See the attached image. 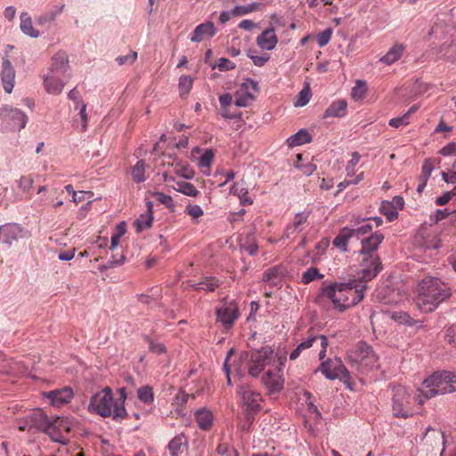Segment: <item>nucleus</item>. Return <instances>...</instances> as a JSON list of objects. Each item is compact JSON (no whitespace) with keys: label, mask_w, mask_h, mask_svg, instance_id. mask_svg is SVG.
Returning <instances> with one entry per match:
<instances>
[{"label":"nucleus","mask_w":456,"mask_h":456,"mask_svg":"<svg viewBox=\"0 0 456 456\" xmlns=\"http://www.w3.org/2000/svg\"><path fill=\"white\" fill-rule=\"evenodd\" d=\"M393 391L394 415L407 419L417 412L416 405L421 406L426 400L436 395L456 391V372H433L414 395L402 386L395 387Z\"/></svg>","instance_id":"1"},{"label":"nucleus","mask_w":456,"mask_h":456,"mask_svg":"<svg viewBox=\"0 0 456 456\" xmlns=\"http://www.w3.org/2000/svg\"><path fill=\"white\" fill-rule=\"evenodd\" d=\"M451 295L447 284L438 278L427 276L418 284L415 304L421 312L430 313Z\"/></svg>","instance_id":"2"},{"label":"nucleus","mask_w":456,"mask_h":456,"mask_svg":"<svg viewBox=\"0 0 456 456\" xmlns=\"http://www.w3.org/2000/svg\"><path fill=\"white\" fill-rule=\"evenodd\" d=\"M365 288V285H357L355 281L335 282L322 288V295L331 300L335 308L343 312L362 300Z\"/></svg>","instance_id":"3"},{"label":"nucleus","mask_w":456,"mask_h":456,"mask_svg":"<svg viewBox=\"0 0 456 456\" xmlns=\"http://www.w3.org/2000/svg\"><path fill=\"white\" fill-rule=\"evenodd\" d=\"M384 236L380 232H375L370 237L362 240L361 256V272L362 281L367 282L372 280L380 272L382 265L377 249L383 241Z\"/></svg>","instance_id":"4"},{"label":"nucleus","mask_w":456,"mask_h":456,"mask_svg":"<svg viewBox=\"0 0 456 456\" xmlns=\"http://www.w3.org/2000/svg\"><path fill=\"white\" fill-rule=\"evenodd\" d=\"M88 411L103 418L112 417L118 421L127 416L125 406L118 405V402L114 403L113 394L109 387L91 397Z\"/></svg>","instance_id":"5"},{"label":"nucleus","mask_w":456,"mask_h":456,"mask_svg":"<svg viewBox=\"0 0 456 456\" xmlns=\"http://www.w3.org/2000/svg\"><path fill=\"white\" fill-rule=\"evenodd\" d=\"M350 358L362 368L373 369L378 368V357L372 347L364 342L357 345L356 348L351 352Z\"/></svg>","instance_id":"6"},{"label":"nucleus","mask_w":456,"mask_h":456,"mask_svg":"<svg viewBox=\"0 0 456 456\" xmlns=\"http://www.w3.org/2000/svg\"><path fill=\"white\" fill-rule=\"evenodd\" d=\"M239 394L240 395L241 401L243 405L246 407L247 420L248 421V425H250L253 421V417L251 416V412H256L260 409V403L262 402V396L259 393L253 391L249 388H245L240 387L239 389ZM242 429L248 430L249 426H242Z\"/></svg>","instance_id":"7"},{"label":"nucleus","mask_w":456,"mask_h":456,"mask_svg":"<svg viewBox=\"0 0 456 456\" xmlns=\"http://www.w3.org/2000/svg\"><path fill=\"white\" fill-rule=\"evenodd\" d=\"M317 342H320L321 350L319 352L320 360H323L326 355L328 347V338L324 335H315L309 331L308 337L302 341L296 349H294L289 355L290 360H296L300 354L306 349L313 347Z\"/></svg>","instance_id":"8"},{"label":"nucleus","mask_w":456,"mask_h":456,"mask_svg":"<svg viewBox=\"0 0 456 456\" xmlns=\"http://www.w3.org/2000/svg\"><path fill=\"white\" fill-rule=\"evenodd\" d=\"M30 420L32 424L39 430H42L48 434L51 437V439L54 442L60 443L61 444H66L68 440L64 436H55V434L52 431V429L54 428L53 425V422H51L46 414L41 411L37 410L33 411L29 415Z\"/></svg>","instance_id":"9"},{"label":"nucleus","mask_w":456,"mask_h":456,"mask_svg":"<svg viewBox=\"0 0 456 456\" xmlns=\"http://www.w3.org/2000/svg\"><path fill=\"white\" fill-rule=\"evenodd\" d=\"M69 69L68 55L65 52L60 51L52 57L46 74L68 81L69 79Z\"/></svg>","instance_id":"10"},{"label":"nucleus","mask_w":456,"mask_h":456,"mask_svg":"<svg viewBox=\"0 0 456 456\" xmlns=\"http://www.w3.org/2000/svg\"><path fill=\"white\" fill-rule=\"evenodd\" d=\"M29 237L30 232L18 224L11 223L0 226V240L10 246L18 240Z\"/></svg>","instance_id":"11"},{"label":"nucleus","mask_w":456,"mask_h":456,"mask_svg":"<svg viewBox=\"0 0 456 456\" xmlns=\"http://www.w3.org/2000/svg\"><path fill=\"white\" fill-rule=\"evenodd\" d=\"M253 92H257V83L254 80L248 79L242 86L235 93V104L239 107H247L255 100Z\"/></svg>","instance_id":"12"},{"label":"nucleus","mask_w":456,"mask_h":456,"mask_svg":"<svg viewBox=\"0 0 456 456\" xmlns=\"http://www.w3.org/2000/svg\"><path fill=\"white\" fill-rule=\"evenodd\" d=\"M217 320L226 328L233 325L235 320L239 317L238 308L233 304H225L216 310Z\"/></svg>","instance_id":"13"},{"label":"nucleus","mask_w":456,"mask_h":456,"mask_svg":"<svg viewBox=\"0 0 456 456\" xmlns=\"http://www.w3.org/2000/svg\"><path fill=\"white\" fill-rule=\"evenodd\" d=\"M274 358V351L269 346H263L261 349L254 351L251 354V362L256 368L260 369L270 365Z\"/></svg>","instance_id":"14"},{"label":"nucleus","mask_w":456,"mask_h":456,"mask_svg":"<svg viewBox=\"0 0 456 456\" xmlns=\"http://www.w3.org/2000/svg\"><path fill=\"white\" fill-rule=\"evenodd\" d=\"M1 80L4 90L7 94H11L15 84V70L11 61L6 58H4L2 62Z\"/></svg>","instance_id":"15"},{"label":"nucleus","mask_w":456,"mask_h":456,"mask_svg":"<svg viewBox=\"0 0 456 456\" xmlns=\"http://www.w3.org/2000/svg\"><path fill=\"white\" fill-rule=\"evenodd\" d=\"M73 396V390L69 387L55 389L46 394V397L51 401V403L56 407H60L69 403Z\"/></svg>","instance_id":"16"},{"label":"nucleus","mask_w":456,"mask_h":456,"mask_svg":"<svg viewBox=\"0 0 456 456\" xmlns=\"http://www.w3.org/2000/svg\"><path fill=\"white\" fill-rule=\"evenodd\" d=\"M261 379L270 394L279 393L283 388L284 379L280 372H265Z\"/></svg>","instance_id":"17"},{"label":"nucleus","mask_w":456,"mask_h":456,"mask_svg":"<svg viewBox=\"0 0 456 456\" xmlns=\"http://www.w3.org/2000/svg\"><path fill=\"white\" fill-rule=\"evenodd\" d=\"M277 43L278 37L273 27L265 29L256 37V44L262 50L271 51L275 48Z\"/></svg>","instance_id":"18"},{"label":"nucleus","mask_w":456,"mask_h":456,"mask_svg":"<svg viewBox=\"0 0 456 456\" xmlns=\"http://www.w3.org/2000/svg\"><path fill=\"white\" fill-rule=\"evenodd\" d=\"M216 28L213 22L208 21L198 25L191 33L190 39L191 42L199 43L207 37H211L216 35Z\"/></svg>","instance_id":"19"},{"label":"nucleus","mask_w":456,"mask_h":456,"mask_svg":"<svg viewBox=\"0 0 456 456\" xmlns=\"http://www.w3.org/2000/svg\"><path fill=\"white\" fill-rule=\"evenodd\" d=\"M67 82L68 81L62 80L60 77H56L46 73L43 75L44 87L45 91L50 94H60Z\"/></svg>","instance_id":"20"},{"label":"nucleus","mask_w":456,"mask_h":456,"mask_svg":"<svg viewBox=\"0 0 456 456\" xmlns=\"http://www.w3.org/2000/svg\"><path fill=\"white\" fill-rule=\"evenodd\" d=\"M147 211L142 215L134 221V225L136 227V232H141L143 230L149 229L151 227L153 222V214H152V207L153 204L151 201H147Z\"/></svg>","instance_id":"21"},{"label":"nucleus","mask_w":456,"mask_h":456,"mask_svg":"<svg viewBox=\"0 0 456 456\" xmlns=\"http://www.w3.org/2000/svg\"><path fill=\"white\" fill-rule=\"evenodd\" d=\"M188 446V437L184 433H180L171 439L167 449L170 456H179L183 448Z\"/></svg>","instance_id":"22"},{"label":"nucleus","mask_w":456,"mask_h":456,"mask_svg":"<svg viewBox=\"0 0 456 456\" xmlns=\"http://www.w3.org/2000/svg\"><path fill=\"white\" fill-rule=\"evenodd\" d=\"M347 102L344 99L333 102L325 110L324 118H342L346 116Z\"/></svg>","instance_id":"23"},{"label":"nucleus","mask_w":456,"mask_h":456,"mask_svg":"<svg viewBox=\"0 0 456 456\" xmlns=\"http://www.w3.org/2000/svg\"><path fill=\"white\" fill-rule=\"evenodd\" d=\"M415 240L417 243L421 245L424 252H428L429 256H433V253L440 248V241L435 235L428 236L427 238L419 235L415 238Z\"/></svg>","instance_id":"24"},{"label":"nucleus","mask_w":456,"mask_h":456,"mask_svg":"<svg viewBox=\"0 0 456 456\" xmlns=\"http://www.w3.org/2000/svg\"><path fill=\"white\" fill-rule=\"evenodd\" d=\"M195 419L200 429L209 430L213 425L214 416L209 410L202 408L196 411Z\"/></svg>","instance_id":"25"},{"label":"nucleus","mask_w":456,"mask_h":456,"mask_svg":"<svg viewBox=\"0 0 456 456\" xmlns=\"http://www.w3.org/2000/svg\"><path fill=\"white\" fill-rule=\"evenodd\" d=\"M403 52L404 46L403 45L395 44L383 57L380 58L379 61L387 65H391L402 57Z\"/></svg>","instance_id":"26"},{"label":"nucleus","mask_w":456,"mask_h":456,"mask_svg":"<svg viewBox=\"0 0 456 456\" xmlns=\"http://www.w3.org/2000/svg\"><path fill=\"white\" fill-rule=\"evenodd\" d=\"M230 193L240 199V204L249 206L253 204V200L248 197V189L241 183H236L230 188Z\"/></svg>","instance_id":"27"},{"label":"nucleus","mask_w":456,"mask_h":456,"mask_svg":"<svg viewBox=\"0 0 456 456\" xmlns=\"http://www.w3.org/2000/svg\"><path fill=\"white\" fill-rule=\"evenodd\" d=\"M65 6L66 5L64 4L61 5H56L49 12L38 16L37 18V24L45 26L46 23L53 22L56 20V18L63 12Z\"/></svg>","instance_id":"28"},{"label":"nucleus","mask_w":456,"mask_h":456,"mask_svg":"<svg viewBox=\"0 0 456 456\" xmlns=\"http://www.w3.org/2000/svg\"><path fill=\"white\" fill-rule=\"evenodd\" d=\"M312 141V136L305 129H300L297 133L287 139L289 148L302 145Z\"/></svg>","instance_id":"29"},{"label":"nucleus","mask_w":456,"mask_h":456,"mask_svg":"<svg viewBox=\"0 0 456 456\" xmlns=\"http://www.w3.org/2000/svg\"><path fill=\"white\" fill-rule=\"evenodd\" d=\"M20 29L24 34L31 37L37 38L40 35L39 31L34 28L31 17L28 12H22L20 14Z\"/></svg>","instance_id":"30"},{"label":"nucleus","mask_w":456,"mask_h":456,"mask_svg":"<svg viewBox=\"0 0 456 456\" xmlns=\"http://www.w3.org/2000/svg\"><path fill=\"white\" fill-rule=\"evenodd\" d=\"M9 118L12 120L13 126L18 130H21L26 126L28 122V116L18 109L11 110L9 112Z\"/></svg>","instance_id":"31"},{"label":"nucleus","mask_w":456,"mask_h":456,"mask_svg":"<svg viewBox=\"0 0 456 456\" xmlns=\"http://www.w3.org/2000/svg\"><path fill=\"white\" fill-rule=\"evenodd\" d=\"M326 379L334 380L338 379L340 382L344 383L346 387L350 389L354 390V383L352 380V378L350 376V372H322Z\"/></svg>","instance_id":"32"},{"label":"nucleus","mask_w":456,"mask_h":456,"mask_svg":"<svg viewBox=\"0 0 456 456\" xmlns=\"http://www.w3.org/2000/svg\"><path fill=\"white\" fill-rule=\"evenodd\" d=\"M351 237H353V230L348 227H345L334 239L333 245L343 251H346L347 241Z\"/></svg>","instance_id":"33"},{"label":"nucleus","mask_w":456,"mask_h":456,"mask_svg":"<svg viewBox=\"0 0 456 456\" xmlns=\"http://www.w3.org/2000/svg\"><path fill=\"white\" fill-rule=\"evenodd\" d=\"M173 188L176 191L190 197H197L200 194V191L192 183L185 181L176 182Z\"/></svg>","instance_id":"34"},{"label":"nucleus","mask_w":456,"mask_h":456,"mask_svg":"<svg viewBox=\"0 0 456 456\" xmlns=\"http://www.w3.org/2000/svg\"><path fill=\"white\" fill-rule=\"evenodd\" d=\"M130 175L134 183H142L146 180L145 176V162L138 160L136 164L132 167Z\"/></svg>","instance_id":"35"},{"label":"nucleus","mask_w":456,"mask_h":456,"mask_svg":"<svg viewBox=\"0 0 456 456\" xmlns=\"http://www.w3.org/2000/svg\"><path fill=\"white\" fill-rule=\"evenodd\" d=\"M151 195L155 201L166 206L170 211H172V212L175 211V205L174 203L172 197L166 195L165 193L159 192V191L153 192Z\"/></svg>","instance_id":"36"},{"label":"nucleus","mask_w":456,"mask_h":456,"mask_svg":"<svg viewBox=\"0 0 456 456\" xmlns=\"http://www.w3.org/2000/svg\"><path fill=\"white\" fill-rule=\"evenodd\" d=\"M324 277L323 274L320 273L316 267H310L303 273L301 281L304 284H309L315 280H321Z\"/></svg>","instance_id":"37"},{"label":"nucleus","mask_w":456,"mask_h":456,"mask_svg":"<svg viewBox=\"0 0 456 456\" xmlns=\"http://www.w3.org/2000/svg\"><path fill=\"white\" fill-rule=\"evenodd\" d=\"M366 83L364 81L358 80L355 86L352 88L351 96L354 101H360L366 96Z\"/></svg>","instance_id":"38"},{"label":"nucleus","mask_w":456,"mask_h":456,"mask_svg":"<svg viewBox=\"0 0 456 456\" xmlns=\"http://www.w3.org/2000/svg\"><path fill=\"white\" fill-rule=\"evenodd\" d=\"M380 211L389 222H392L398 217V213L395 205L388 201L382 202Z\"/></svg>","instance_id":"39"},{"label":"nucleus","mask_w":456,"mask_h":456,"mask_svg":"<svg viewBox=\"0 0 456 456\" xmlns=\"http://www.w3.org/2000/svg\"><path fill=\"white\" fill-rule=\"evenodd\" d=\"M34 184V178L31 175H21L17 180L19 189L25 194H28Z\"/></svg>","instance_id":"40"},{"label":"nucleus","mask_w":456,"mask_h":456,"mask_svg":"<svg viewBox=\"0 0 456 456\" xmlns=\"http://www.w3.org/2000/svg\"><path fill=\"white\" fill-rule=\"evenodd\" d=\"M259 5L260 4L258 3H253L248 5H238V6H235L232 10V14L233 16L245 15V14L257 11L259 8Z\"/></svg>","instance_id":"41"},{"label":"nucleus","mask_w":456,"mask_h":456,"mask_svg":"<svg viewBox=\"0 0 456 456\" xmlns=\"http://www.w3.org/2000/svg\"><path fill=\"white\" fill-rule=\"evenodd\" d=\"M137 394H138V398L141 402L145 403H151V402H153L154 395H153L152 388L151 387H149V386L141 387L138 389Z\"/></svg>","instance_id":"42"},{"label":"nucleus","mask_w":456,"mask_h":456,"mask_svg":"<svg viewBox=\"0 0 456 456\" xmlns=\"http://www.w3.org/2000/svg\"><path fill=\"white\" fill-rule=\"evenodd\" d=\"M310 98L311 91L309 87H305L297 94L294 104L297 107H303L309 102Z\"/></svg>","instance_id":"43"},{"label":"nucleus","mask_w":456,"mask_h":456,"mask_svg":"<svg viewBox=\"0 0 456 456\" xmlns=\"http://www.w3.org/2000/svg\"><path fill=\"white\" fill-rule=\"evenodd\" d=\"M218 281L216 278H206L203 281L195 284V289H203L207 291H214L218 287Z\"/></svg>","instance_id":"44"},{"label":"nucleus","mask_w":456,"mask_h":456,"mask_svg":"<svg viewBox=\"0 0 456 456\" xmlns=\"http://www.w3.org/2000/svg\"><path fill=\"white\" fill-rule=\"evenodd\" d=\"M192 87V78L188 75H183L179 79V90L182 96L187 95Z\"/></svg>","instance_id":"45"},{"label":"nucleus","mask_w":456,"mask_h":456,"mask_svg":"<svg viewBox=\"0 0 456 456\" xmlns=\"http://www.w3.org/2000/svg\"><path fill=\"white\" fill-rule=\"evenodd\" d=\"M53 425L54 428L52 429V431L55 434V436H63L61 431L69 433L71 429L67 420L62 419H61L59 418L54 422H53Z\"/></svg>","instance_id":"46"},{"label":"nucleus","mask_w":456,"mask_h":456,"mask_svg":"<svg viewBox=\"0 0 456 456\" xmlns=\"http://www.w3.org/2000/svg\"><path fill=\"white\" fill-rule=\"evenodd\" d=\"M264 281L276 285L280 281L279 270L276 267L267 269L264 273Z\"/></svg>","instance_id":"47"},{"label":"nucleus","mask_w":456,"mask_h":456,"mask_svg":"<svg viewBox=\"0 0 456 456\" xmlns=\"http://www.w3.org/2000/svg\"><path fill=\"white\" fill-rule=\"evenodd\" d=\"M214 160V153L211 150H206L199 159V166L201 168H209Z\"/></svg>","instance_id":"48"},{"label":"nucleus","mask_w":456,"mask_h":456,"mask_svg":"<svg viewBox=\"0 0 456 456\" xmlns=\"http://www.w3.org/2000/svg\"><path fill=\"white\" fill-rule=\"evenodd\" d=\"M308 216V213H297L291 224L298 232H301L304 229L305 224L307 223Z\"/></svg>","instance_id":"49"},{"label":"nucleus","mask_w":456,"mask_h":456,"mask_svg":"<svg viewBox=\"0 0 456 456\" xmlns=\"http://www.w3.org/2000/svg\"><path fill=\"white\" fill-rule=\"evenodd\" d=\"M185 213L192 219H198L204 214L202 208L198 205H188L185 208Z\"/></svg>","instance_id":"50"},{"label":"nucleus","mask_w":456,"mask_h":456,"mask_svg":"<svg viewBox=\"0 0 456 456\" xmlns=\"http://www.w3.org/2000/svg\"><path fill=\"white\" fill-rule=\"evenodd\" d=\"M137 59V53L136 52H131L130 53L123 56H118L116 58V61L118 63V65H126V64H133L135 60Z\"/></svg>","instance_id":"51"},{"label":"nucleus","mask_w":456,"mask_h":456,"mask_svg":"<svg viewBox=\"0 0 456 456\" xmlns=\"http://www.w3.org/2000/svg\"><path fill=\"white\" fill-rule=\"evenodd\" d=\"M408 119H409V113H405L402 117L394 118L390 119L389 126H391L395 128H398L402 126L408 125V123H409Z\"/></svg>","instance_id":"52"},{"label":"nucleus","mask_w":456,"mask_h":456,"mask_svg":"<svg viewBox=\"0 0 456 456\" xmlns=\"http://www.w3.org/2000/svg\"><path fill=\"white\" fill-rule=\"evenodd\" d=\"M331 30L330 28L323 30L317 36V44L320 47L325 46L330 40Z\"/></svg>","instance_id":"53"},{"label":"nucleus","mask_w":456,"mask_h":456,"mask_svg":"<svg viewBox=\"0 0 456 456\" xmlns=\"http://www.w3.org/2000/svg\"><path fill=\"white\" fill-rule=\"evenodd\" d=\"M353 236L360 237L371 232L372 225L370 223L364 222L361 226L352 229Z\"/></svg>","instance_id":"54"},{"label":"nucleus","mask_w":456,"mask_h":456,"mask_svg":"<svg viewBox=\"0 0 456 456\" xmlns=\"http://www.w3.org/2000/svg\"><path fill=\"white\" fill-rule=\"evenodd\" d=\"M360 158H361L360 154L356 151H354L352 154V159L348 161L347 166H346L347 175H354V168L359 163Z\"/></svg>","instance_id":"55"},{"label":"nucleus","mask_w":456,"mask_h":456,"mask_svg":"<svg viewBox=\"0 0 456 456\" xmlns=\"http://www.w3.org/2000/svg\"><path fill=\"white\" fill-rule=\"evenodd\" d=\"M454 196H456V186L454 187L452 191L445 192L444 195L436 198V203L438 206H444L447 204Z\"/></svg>","instance_id":"56"},{"label":"nucleus","mask_w":456,"mask_h":456,"mask_svg":"<svg viewBox=\"0 0 456 456\" xmlns=\"http://www.w3.org/2000/svg\"><path fill=\"white\" fill-rule=\"evenodd\" d=\"M445 340L456 346V325H452L446 330Z\"/></svg>","instance_id":"57"},{"label":"nucleus","mask_w":456,"mask_h":456,"mask_svg":"<svg viewBox=\"0 0 456 456\" xmlns=\"http://www.w3.org/2000/svg\"><path fill=\"white\" fill-rule=\"evenodd\" d=\"M216 66H217L218 69L221 70V71L231 70V69H234V67H235L234 63L232 62L227 58H221V59H219L218 63H217Z\"/></svg>","instance_id":"58"},{"label":"nucleus","mask_w":456,"mask_h":456,"mask_svg":"<svg viewBox=\"0 0 456 456\" xmlns=\"http://www.w3.org/2000/svg\"><path fill=\"white\" fill-rule=\"evenodd\" d=\"M216 452L220 455H224V454H228L229 452H231L232 454V456H238L237 451H235L233 449H230L228 444H218V446L216 448Z\"/></svg>","instance_id":"59"},{"label":"nucleus","mask_w":456,"mask_h":456,"mask_svg":"<svg viewBox=\"0 0 456 456\" xmlns=\"http://www.w3.org/2000/svg\"><path fill=\"white\" fill-rule=\"evenodd\" d=\"M175 173L186 179H190L193 176L194 173L189 166H184L175 170Z\"/></svg>","instance_id":"60"},{"label":"nucleus","mask_w":456,"mask_h":456,"mask_svg":"<svg viewBox=\"0 0 456 456\" xmlns=\"http://www.w3.org/2000/svg\"><path fill=\"white\" fill-rule=\"evenodd\" d=\"M300 232H298L293 225L292 224H289L287 225L285 231H284V233H283V238H286V239H289V240H293L296 235L297 233H299Z\"/></svg>","instance_id":"61"},{"label":"nucleus","mask_w":456,"mask_h":456,"mask_svg":"<svg viewBox=\"0 0 456 456\" xmlns=\"http://www.w3.org/2000/svg\"><path fill=\"white\" fill-rule=\"evenodd\" d=\"M219 102H220L221 109L229 108V106L232 102V94H224L220 95Z\"/></svg>","instance_id":"62"},{"label":"nucleus","mask_w":456,"mask_h":456,"mask_svg":"<svg viewBox=\"0 0 456 456\" xmlns=\"http://www.w3.org/2000/svg\"><path fill=\"white\" fill-rule=\"evenodd\" d=\"M434 169L433 163L429 159H425L421 167V175L430 177Z\"/></svg>","instance_id":"63"},{"label":"nucleus","mask_w":456,"mask_h":456,"mask_svg":"<svg viewBox=\"0 0 456 456\" xmlns=\"http://www.w3.org/2000/svg\"><path fill=\"white\" fill-rule=\"evenodd\" d=\"M441 154L444 156H450V155H455L456 154V142H451L445 145L441 150Z\"/></svg>","instance_id":"64"}]
</instances>
